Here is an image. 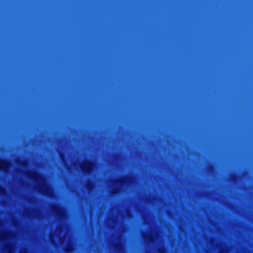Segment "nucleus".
<instances>
[{
	"instance_id": "nucleus-1",
	"label": "nucleus",
	"mask_w": 253,
	"mask_h": 253,
	"mask_svg": "<svg viewBox=\"0 0 253 253\" xmlns=\"http://www.w3.org/2000/svg\"><path fill=\"white\" fill-rule=\"evenodd\" d=\"M28 176L39 183L35 188V190L38 194L44 196H48L50 195L52 191L51 186L46 181L42 174L34 172L29 174Z\"/></svg>"
},
{
	"instance_id": "nucleus-2",
	"label": "nucleus",
	"mask_w": 253,
	"mask_h": 253,
	"mask_svg": "<svg viewBox=\"0 0 253 253\" xmlns=\"http://www.w3.org/2000/svg\"><path fill=\"white\" fill-rule=\"evenodd\" d=\"M53 208V207H50ZM57 208L56 211L54 212V216L56 220L61 224L58 225L56 228V232L59 230V234H61L64 227V223L66 222L68 219V216L67 212L64 208H68L69 207H55ZM72 208H76V207H71ZM78 208L83 209L85 207H77Z\"/></svg>"
},
{
	"instance_id": "nucleus-3",
	"label": "nucleus",
	"mask_w": 253,
	"mask_h": 253,
	"mask_svg": "<svg viewBox=\"0 0 253 253\" xmlns=\"http://www.w3.org/2000/svg\"><path fill=\"white\" fill-rule=\"evenodd\" d=\"M89 208L90 210H92L93 209V208L95 207H88ZM100 208V209H105L108 207H98ZM111 209H110V211L108 214L107 218L105 221V224L107 227L110 229H114L117 225L119 224V216L123 218L124 215L122 212H118L117 213H114L112 210L114 208H120V207H110Z\"/></svg>"
},
{
	"instance_id": "nucleus-4",
	"label": "nucleus",
	"mask_w": 253,
	"mask_h": 253,
	"mask_svg": "<svg viewBox=\"0 0 253 253\" xmlns=\"http://www.w3.org/2000/svg\"><path fill=\"white\" fill-rule=\"evenodd\" d=\"M141 235L145 245L147 247L154 243L160 238V233L157 228L152 229L149 233L142 232Z\"/></svg>"
},
{
	"instance_id": "nucleus-5",
	"label": "nucleus",
	"mask_w": 253,
	"mask_h": 253,
	"mask_svg": "<svg viewBox=\"0 0 253 253\" xmlns=\"http://www.w3.org/2000/svg\"><path fill=\"white\" fill-rule=\"evenodd\" d=\"M131 177L128 175H126L122 177L121 179L115 181V183L119 184V186L113 187L110 192L112 195H117L123 191L122 188L126 187L130 183V179Z\"/></svg>"
},
{
	"instance_id": "nucleus-6",
	"label": "nucleus",
	"mask_w": 253,
	"mask_h": 253,
	"mask_svg": "<svg viewBox=\"0 0 253 253\" xmlns=\"http://www.w3.org/2000/svg\"><path fill=\"white\" fill-rule=\"evenodd\" d=\"M206 241L212 248L218 250L217 253H228L230 251V249L226 244L222 242H217L213 237L206 239Z\"/></svg>"
},
{
	"instance_id": "nucleus-7",
	"label": "nucleus",
	"mask_w": 253,
	"mask_h": 253,
	"mask_svg": "<svg viewBox=\"0 0 253 253\" xmlns=\"http://www.w3.org/2000/svg\"><path fill=\"white\" fill-rule=\"evenodd\" d=\"M3 208H7V207H2ZM11 208L12 207H8ZM31 209H29L25 213V214L31 218H36L37 220H43L44 218L43 213L38 209V207H31Z\"/></svg>"
},
{
	"instance_id": "nucleus-8",
	"label": "nucleus",
	"mask_w": 253,
	"mask_h": 253,
	"mask_svg": "<svg viewBox=\"0 0 253 253\" xmlns=\"http://www.w3.org/2000/svg\"><path fill=\"white\" fill-rule=\"evenodd\" d=\"M80 168L85 173L90 174L94 169V163L91 160H87L80 165Z\"/></svg>"
},
{
	"instance_id": "nucleus-9",
	"label": "nucleus",
	"mask_w": 253,
	"mask_h": 253,
	"mask_svg": "<svg viewBox=\"0 0 253 253\" xmlns=\"http://www.w3.org/2000/svg\"><path fill=\"white\" fill-rule=\"evenodd\" d=\"M11 165L9 161L3 159H0V171L4 172H7Z\"/></svg>"
},
{
	"instance_id": "nucleus-10",
	"label": "nucleus",
	"mask_w": 253,
	"mask_h": 253,
	"mask_svg": "<svg viewBox=\"0 0 253 253\" xmlns=\"http://www.w3.org/2000/svg\"><path fill=\"white\" fill-rule=\"evenodd\" d=\"M112 246L117 253H125V245L123 242L113 243Z\"/></svg>"
},
{
	"instance_id": "nucleus-11",
	"label": "nucleus",
	"mask_w": 253,
	"mask_h": 253,
	"mask_svg": "<svg viewBox=\"0 0 253 253\" xmlns=\"http://www.w3.org/2000/svg\"><path fill=\"white\" fill-rule=\"evenodd\" d=\"M9 215L12 226L17 229H20L21 227V223L19 219L17 218L12 213H9Z\"/></svg>"
},
{
	"instance_id": "nucleus-12",
	"label": "nucleus",
	"mask_w": 253,
	"mask_h": 253,
	"mask_svg": "<svg viewBox=\"0 0 253 253\" xmlns=\"http://www.w3.org/2000/svg\"><path fill=\"white\" fill-rule=\"evenodd\" d=\"M64 250L67 253H71L74 250V246L71 240L67 242L64 247Z\"/></svg>"
},
{
	"instance_id": "nucleus-13",
	"label": "nucleus",
	"mask_w": 253,
	"mask_h": 253,
	"mask_svg": "<svg viewBox=\"0 0 253 253\" xmlns=\"http://www.w3.org/2000/svg\"><path fill=\"white\" fill-rule=\"evenodd\" d=\"M94 187V183L91 179L88 180L84 185V187L88 192H91L93 190Z\"/></svg>"
},
{
	"instance_id": "nucleus-14",
	"label": "nucleus",
	"mask_w": 253,
	"mask_h": 253,
	"mask_svg": "<svg viewBox=\"0 0 253 253\" xmlns=\"http://www.w3.org/2000/svg\"><path fill=\"white\" fill-rule=\"evenodd\" d=\"M59 230H58L57 232H56V231H55L54 233H50L49 235V242L53 246H56V242L53 238V236H56V234H58V235H60V234L59 233Z\"/></svg>"
},
{
	"instance_id": "nucleus-15",
	"label": "nucleus",
	"mask_w": 253,
	"mask_h": 253,
	"mask_svg": "<svg viewBox=\"0 0 253 253\" xmlns=\"http://www.w3.org/2000/svg\"><path fill=\"white\" fill-rule=\"evenodd\" d=\"M8 194V192L5 186L0 184V197L1 198L5 197Z\"/></svg>"
},
{
	"instance_id": "nucleus-16",
	"label": "nucleus",
	"mask_w": 253,
	"mask_h": 253,
	"mask_svg": "<svg viewBox=\"0 0 253 253\" xmlns=\"http://www.w3.org/2000/svg\"><path fill=\"white\" fill-rule=\"evenodd\" d=\"M141 218L145 224H148V225L149 224V218L148 215L145 214H142L141 215Z\"/></svg>"
},
{
	"instance_id": "nucleus-17",
	"label": "nucleus",
	"mask_w": 253,
	"mask_h": 253,
	"mask_svg": "<svg viewBox=\"0 0 253 253\" xmlns=\"http://www.w3.org/2000/svg\"><path fill=\"white\" fill-rule=\"evenodd\" d=\"M156 252V253H168L166 248L164 246H162L157 249Z\"/></svg>"
},
{
	"instance_id": "nucleus-18",
	"label": "nucleus",
	"mask_w": 253,
	"mask_h": 253,
	"mask_svg": "<svg viewBox=\"0 0 253 253\" xmlns=\"http://www.w3.org/2000/svg\"><path fill=\"white\" fill-rule=\"evenodd\" d=\"M122 238H123L122 234L118 233L114 243H118L119 242H122Z\"/></svg>"
},
{
	"instance_id": "nucleus-19",
	"label": "nucleus",
	"mask_w": 253,
	"mask_h": 253,
	"mask_svg": "<svg viewBox=\"0 0 253 253\" xmlns=\"http://www.w3.org/2000/svg\"><path fill=\"white\" fill-rule=\"evenodd\" d=\"M0 242H1V244L3 245H6L7 244H10V239H5V240H0Z\"/></svg>"
},
{
	"instance_id": "nucleus-20",
	"label": "nucleus",
	"mask_w": 253,
	"mask_h": 253,
	"mask_svg": "<svg viewBox=\"0 0 253 253\" xmlns=\"http://www.w3.org/2000/svg\"><path fill=\"white\" fill-rule=\"evenodd\" d=\"M126 231V228L124 225H122L120 227L119 233L121 234L125 233Z\"/></svg>"
},
{
	"instance_id": "nucleus-21",
	"label": "nucleus",
	"mask_w": 253,
	"mask_h": 253,
	"mask_svg": "<svg viewBox=\"0 0 253 253\" xmlns=\"http://www.w3.org/2000/svg\"><path fill=\"white\" fill-rule=\"evenodd\" d=\"M231 179L233 181L235 182L238 179V176L236 174H232L231 175Z\"/></svg>"
},
{
	"instance_id": "nucleus-22",
	"label": "nucleus",
	"mask_w": 253,
	"mask_h": 253,
	"mask_svg": "<svg viewBox=\"0 0 253 253\" xmlns=\"http://www.w3.org/2000/svg\"><path fill=\"white\" fill-rule=\"evenodd\" d=\"M175 241L174 239H171L169 240V245L171 247H173L174 246Z\"/></svg>"
},
{
	"instance_id": "nucleus-23",
	"label": "nucleus",
	"mask_w": 253,
	"mask_h": 253,
	"mask_svg": "<svg viewBox=\"0 0 253 253\" xmlns=\"http://www.w3.org/2000/svg\"><path fill=\"white\" fill-rule=\"evenodd\" d=\"M5 220L0 218V228H2L5 222Z\"/></svg>"
},
{
	"instance_id": "nucleus-24",
	"label": "nucleus",
	"mask_w": 253,
	"mask_h": 253,
	"mask_svg": "<svg viewBox=\"0 0 253 253\" xmlns=\"http://www.w3.org/2000/svg\"><path fill=\"white\" fill-rule=\"evenodd\" d=\"M178 229L180 231L183 232V233H185L184 228L183 227H182L181 225H180V226H178Z\"/></svg>"
},
{
	"instance_id": "nucleus-25",
	"label": "nucleus",
	"mask_w": 253,
	"mask_h": 253,
	"mask_svg": "<svg viewBox=\"0 0 253 253\" xmlns=\"http://www.w3.org/2000/svg\"><path fill=\"white\" fill-rule=\"evenodd\" d=\"M180 222L182 224L183 226L185 225V222L183 220H180Z\"/></svg>"
},
{
	"instance_id": "nucleus-26",
	"label": "nucleus",
	"mask_w": 253,
	"mask_h": 253,
	"mask_svg": "<svg viewBox=\"0 0 253 253\" xmlns=\"http://www.w3.org/2000/svg\"><path fill=\"white\" fill-rule=\"evenodd\" d=\"M249 187L248 186H245L244 187V189L245 190V191H248L249 189Z\"/></svg>"
},
{
	"instance_id": "nucleus-27",
	"label": "nucleus",
	"mask_w": 253,
	"mask_h": 253,
	"mask_svg": "<svg viewBox=\"0 0 253 253\" xmlns=\"http://www.w3.org/2000/svg\"><path fill=\"white\" fill-rule=\"evenodd\" d=\"M127 215L128 217H131L132 216L131 213L130 212H129V211L127 212Z\"/></svg>"
},
{
	"instance_id": "nucleus-28",
	"label": "nucleus",
	"mask_w": 253,
	"mask_h": 253,
	"mask_svg": "<svg viewBox=\"0 0 253 253\" xmlns=\"http://www.w3.org/2000/svg\"><path fill=\"white\" fill-rule=\"evenodd\" d=\"M17 163L20 165H25V163L23 162H19V161L17 162Z\"/></svg>"
},
{
	"instance_id": "nucleus-29",
	"label": "nucleus",
	"mask_w": 253,
	"mask_h": 253,
	"mask_svg": "<svg viewBox=\"0 0 253 253\" xmlns=\"http://www.w3.org/2000/svg\"><path fill=\"white\" fill-rule=\"evenodd\" d=\"M145 253H150V252L146 250L145 251Z\"/></svg>"
},
{
	"instance_id": "nucleus-30",
	"label": "nucleus",
	"mask_w": 253,
	"mask_h": 253,
	"mask_svg": "<svg viewBox=\"0 0 253 253\" xmlns=\"http://www.w3.org/2000/svg\"><path fill=\"white\" fill-rule=\"evenodd\" d=\"M208 193V192H206V191H205V192H204V194H206V193Z\"/></svg>"
}]
</instances>
